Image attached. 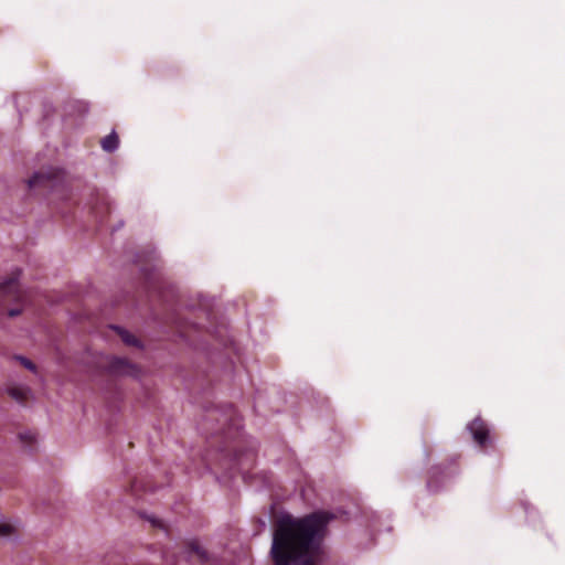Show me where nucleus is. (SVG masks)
Here are the masks:
<instances>
[{"label":"nucleus","instance_id":"nucleus-11","mask_svg":"<svg viewBox=\"0 0 565 565\" xmlns=\"http://www.w3.org/2000/svg\"><path fill=\"white\" fill-rule=\"evenodd\" d=\"M44 175L41 172H36L33 174V177L29 180V186H35L43 180Z\"/></svg>","mask_w":565,"mask_h":565},{"label":"nucleus","instance_id":"nucleus-10","mask_svg":"<svg viewBox=\"0 0 565 565\" xmlns=\"http://www.w3.org/2000/svg\"><path fill=\"white\" fill-rule=\"evenodd\" d=\"M17 359L21 362V364H22L25 369H28V370H30V371H32V372H35V371H36V366H35V364H34L32 361H30L29 359L23 358V356H18Z\"/></svg>","mask_w":565,"mask_h":565},{"label":"nucleus","instance_id":"nucleus-5","mask_svg":"<svg viewBox=\"0 0 565 565\" xmlns=\"http://www.w3.org/2000/svg\"><path fill=\"white\" fill-rule=\"evenodd\" d=\"M21 275V270L18 269L13 273V276L7 280H4L1 285H0V294L6 296V295H15L18 291H19V282H18V279Z\"/></svg>","mask_w":565,"mask_h":565},{"label":"nucleus","instance_id":"nucleus-9","mask_svg":"<svg viewBox=\"0 0 565 565\" xmlns=\"http://www.w3.org/2000/svg\"><path fill=\"white\" fill-rule=\"evenodd\" d=\"M8 392L11 397H13L14 399H17L19 402H22L26 395V391L24 388H19V387L9 388Z\"/></svg>","mask_w":565,"mask_h":565},{"label":"nucleus","instance_id":"nucleus-8","mask_svg":"<svg viewBox=\"0 0 565 565\" xmlns=\"http://www.w3.org/2000/svg\"><path fill=\"white\" fill-rule=\"evenodd\" d=\"M15 533V527L11 523H0V537H9Z\"/></svg>","mask_w":565,"mask_h":565},{"label":"nucleus","instance_id":"nucleus-4","mask_svg":"<svg viewBox=\"0 0 565 565\" xmlns=\"http://www.w3.org/2000/svg\"><path fill=\"white\" fill-rule=\"evenodd\" d=\"M185 554L190 559L194 556H196L200 562H205L207 559V554L198 540H190L186 542Z\"/></svg>","mask_w":565,"mask_h":565},{"label":"nucleus","instance_id":"nucleus-2","mask_svg":"<svg viewBox=\"0 0 565 565\" xmlns=\"http://www.w3.org/2000/svg\"><path fill=\"white\" fill-rule=\"evenodd\" d=\"M467 428L470 431L473 440L481 448L491 445L492 439L490 435V429L486 422L480 416L476 417L472 422H470Z\"/></svg>","mask_w":565,"mask_h":565},{"label":"nucleus","instance_id":"nucleus-7","mask_svg":"<svg viewBox=\"0 0 565 565\" xmlns=\"http://www.w3.org/2000/svg\"><path fill=\"white\" fill-rule=\"evenodd\" d=\"M116 330L118 331V333L120 334L121 337V340L128 344V345H135V347H139L140 343L139 341L135 338V335H132L131 333H129L128 331L126 330H122L120 328H116Z\"/></svg>","mask_w":565,"mask_h":565},{"label":"nucleus","instance_id":"nucleus-6","mask_svg":"<svg viewBox=\"0 0 565 565\" xmlns=\"http://www.w3.org/2000/svg\"><path fill=\"white\" fill-rule=\"evenodd\" d=\"M102 149L106 152H114L119 147V137L115 130L100 140Z\"/></svg>","mask_w":565,"mask_h":565},{"label":"nucleus","instance_id":"nucleus-12","mask_svg":"<svg viewBox=\"0 0 565 565\" xmlns=\"http://www.w3.org/2000/svg\"><path fill=\"white\" fill-rule=\"evenodd\" d=\"M19 313H20V310H15V309H12V310H10V311H9V316H10V317H15V316H18Z\"/></svg>","mask_w":565,"mask_h":565},{"label":"nucleus","instance_id":"nucleus-1","mask_svg":"<svg viewBox=\"0 0 565 565\" xmlns=\"http://www.w3.org/2000/svg\"><path fill=\"white\" fill-rule=\"evenodd\" d=\"M333 518L313 512L303 518L282 516L276 523L270 555L275 565H318L324 559L321 542Z\"/></svg>","mask_w":565,"mask_h":565},{"label":"nucleus","instance_id":"nucleus-3","mask_svg":"<svg viewBox=\"0 0 565 565\" xmlns=\"http://www.w3.org/2000/svg\"><path fill=\"white\" fill-rule=\"evenodd\" d=\"M109 372L115 375H128L137 377L140 373L139 367L124 358H114L109 363Z\"/></svg>","mask_w":565,"mask_h":565}]
</instances>
